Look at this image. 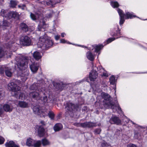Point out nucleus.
I'll use <instances>...</instances> for the list:
<instances>
[{"mask_svg":"<svg viewBox=\"0 0 147 147\" xmlns=\"http://www.w3.org/2000/svg\"><path fill=\"white\" fill-rule=\"evenodd\" d=\"M38 83L34 84L30 86V89L32 90H35L36 91L30 92V97L36 100L40 99L45 104L51 102L52 100V96L49 94L46 95L45 92L40 89V88L38 87Z\"/></svg>","mask_w":147,"mask_h":147,"instance_id":"obj_1","label":"nucleus"},{"mask_svg":"<svg viewBox=\"0 0 147 147\" xmlns=\"http://www.w3.org/2000/svg\"><path fill=\"white\" fill-rule=\"evenodd\" d=\"M16 65L20 70H24L27 68L30 60L28 57L22 56H18L16 58Z\"/></svg>","mask_w":147,"mask_h":147,"instance_id":"obj_2","label":"nucleus"},{"mask_svg":"<svg viewBox=\"0 0 147 147\" xmlns=\"http://www.w3.org/2000/svg\"><path fill=\"white\" fill-rule=\"evenodd\" d=\"M14 44L15 41L13 40L6 44L7 49L8 50L9 49L10 50L9 51L10 52L9 53L7 51L3 52L2 51L0 48V58H1L3 56H4L7 58L10 57L12 54L11 52L14 51L15 50Z\"/></svg>","mask_w":147,"mask_h":147,"instance_id":"obj_3","label":"nucleus"},{"mask_svg":"<svg viewBox=\"0 0 147 147\" xmlns=\"http://www.w3.org/2000/svg\"><path fill=\"white\" fill-rule=\"evenodd\" d=\"M102 97L105 101V106L110 108H114V105L112 103V98L110 96L107 94L103 93L101 94Z\"/></svg>","mask_w":147,"mask_h":147,"instance_id":"obj_4","label":"nucleus"},{"mask_svg":"<svg viewBox=\"0 0 147 147\" xmlns=\"http://www.w3.org/2000/svg\"><path fill=\"white\" fill-rule=\"evenodd\" d=\"M20 42L21 44L26 46H29L32 44L31 38L27 36H24L21 37Z\"/></svg>","mask_w":147,"mask_h":147,"instance_id":"obj_5","label":"nucleus"},{"mask_svg":"<svg viewBox=\"0 0 147 147\" xmlns=\"http://www.w3.org/2000/svg\"><path fill=\"white\" fill-rule=\"evenodd\" d=\"M78 107L77 105H75L70 102H68L65 105V109L67 112H69L75 110Z\"/></svg>","mask_w":147,"mask_h":147,"instance_id":"obj_6","label":"nucleus"},{"mask_svg":"<svg viewBox=\"0 0 147 147\" xmlns=\"http://www.w3.org/2000/svg\"><path fill=\"white\" fill-rule=\"evenodd\" d=\"M8 89L14 92L13 95H16L17 92L20 89V87L17 86L16 84L13 82H11L8 84L7 85Z\"/></svg>","mask_w":147,"mask_h":147,"instance_id":"obj_7","label":"nucleus"},{"mask_svg":"<svg viewBox=\"0 0 147 147\" xmlns=\"http://www.w3.org/2000/svg\"><path fill=\"white\" fill-rule=\"evenodd\" d=\"M11 70L10 68L6 67L5 65H0V74H3L5 71L6 76L8 77H11L12 75Z\"/></svg>","mask_w":147,"mask_h":147,"instance_id":"obj_8","label":"nucleus"},{"mask_svg":"<svg viewBox=\"0 0 147 147\" xmlns=\"http://www.w3.org/2000/svg\"><path fill=\"white\" fill-rule=\"evenodd\" d=\"M96 125V123L91 122H86L83 123H81L79 125V126L84 128H91L95 127Z\"/></svg>","mask_w":147,"mask_h":147,"instance_id":"obj_9","label":"nucleus"},{"mask_svg":"<svg viewBox=\"0 0 147 147\" xmlns=\"http://www.w3.org/2000/svg\"><path fill=\"white\" fill-rule=\"evenodd\" d=\"M110 123L112 124L120 125L121 124V120L119 117L116 116L112 117L110 120Z\"/></svg>","mask_w":147,"mask_h":147,"instance_id":"obj_10","label":"nucleus"},{"mask_svg":"<svg viewBox=\"0 0 147 147\" xmlns=\"http://www.w3.org/2000/svg\"><path fill=\"white\" fill-rule=\"evenodd\" d=\"M98 76V73L95 69L94 71L93 70L90 73L89 75V78L91 81H94Z\"/></svg>","mask_w":147,"mask_h":147,"instance_id":"obj_11","label":"nucleus"},{"mask_svg":"<svg viewBox=\"0 0 147 147\" xmlns=\"http://www.w3.org/2000/svg\"><path fill=\"white\" fill-rule=\"evenodd\" d=\"M39 67V64L38 63H33L30 65V68L33 73H36L38 70Z\"/></svg>","mask_w":147,"mask_h":147,"instance_id":"obj_12","label":"nucleus"},{"mask_svg":"<svg viewBox=\"0 0 147 147\" xmlns=\"http://www.w3.org/2000/svg\"><path fill=\"white\" fill-rule=\"evenodd\" d=\"M117 11L120 17L119 24L120 25H121L124 22L125 20H124V17L125 14L123 13V11L119 9H117Z\"/></svg>","mask_w":147,"mask_h":147,"instance_id":"obj_13","label":"nucleus"},{"mask_svg":"<svg viewBox=\"0 0 147 147\" xmlns=\"http://www.w3.org/2000/svg\"><path fill=\"white\" fill-rule=\"evenodd\" d=\"M17 106L21 108H28L29 107L28 103L24 101H19L18 102Z\"/></svg>","mask_w":147,"mask_h":147,"instance_id":"obj_14","label":"nucleus"},{"mask_svg":"<svg viewBox=\"0 0 147 147\" xmlns=\"http://www.w3.org/2000/svg\"><path fill=\"white\" fill-rule=\"evenodd\" d=\"M46 40L43 37H41L40 38L39 41L37 44L39 47L43 48V47H44L45 42L46 41Z\"/></svg>","mask_w":147,"mask_h":147,"instance_id":"obj_15","label":"nucleus"},{"mask_svg":"<svg viewBox=\"0 0 147 147\" xmlns=\"http://www.w3.org/2000/svg\"><path fill=\"white\" fill-rule=\"evenodd\" d=\"M8 16V19L13 18L14 19H17L19 17L18 13L15 11H11L9 12Z\"/></svg>","mask_w":147,"mask_h":147,"instance_id":"obj_16","label":"nucleus"},{"mask_svg":"<svg viewBox=\"0 0 147 147\" xmlns=\"http://www.w3.org/2000/svg\"><path fill=\"white\" fill-rule=\"evenodd\" d=\"M42 54L41 53L38 51L34 52L33 54V56L34 58L36 60L38 61L41 59Z\"/></svg>","mask_w":147,"mask_h":147,"instance_id":"obj_17","label":"nucleus"},{"mask_svg":"<svg viewBox=\"0 0 147 147\" xmlns=\"http://www.w3.org/2000/svg\"><path fill=\"white\" fill-rule=\"evenodd\" d=\"M5 19L4 18L3 21L0 24L1 27L3 29L5 28L6 27L9 26L10 25L9 23L5 20Z\"/></svg>","mask_w":147,"mask_h":147,"instance_id":"obj_18","label":"nucleus"},{"mask_svg":"<svg viewBox=\"0 0 147 147\" xmlns=\"http://www.w3.org/2000/svg\"><path fill=\"white\" fill-rule=\"evenodd\" d=\"M9 13L7 10L2 9L1 12V14L4 18H6V19L8 20V16L9 15Z\"/></svg>","mask_w":147,"mask_h":147,"instance_id":"obj_19","label":"nucleus"},{"mask_svg":"<svg viewBox=\"0 0 147 147\" xmlns=\"http://www.w3.org/2000/svg\"><path fill=\"white\" fill-rule=\"evenodd\" d=\"M6 147H19L17 145L15 144L13 141H10L5 144Z\"/></svg>","mask_w":147,"mask_h":147,"instance_id":"obj_20","label":"nucleus"},{"mask_svg":"<svg viewBox=\"0 0 147 147\" xmlns=\"http://www.w3.org/2000/svg\"><path fill=\"white\" fill-rule=\"evenodd\" d=\"M45 129L42 126L39 127L38 129V135L40 137L43 136L44 134Z\"/></svg>","mask_w":147,"mask_h":147,"instance_id":"obj_21","label":"nucleus"},{"mask_svg":"<svg viewBox=\"0 0 147 147\" xmlns=\"http://www.w3.org/2000/svg\"><path fill=\"white\" fill-rule=\"evenodd\" d=\"M4 110L6 112H10L12 110V107L8 104L4 105L3 106Z\"/></svg>","mask_w":147,"mask_h":147,"instance_id":"obj_22","label":"nucleus"},{"mask_svg":"<svg viewBox=\"0 0 147 147\" xmlns=\"http://www.w3.org/2000/svg\"><path fill=\"white\" fill-rule=\"evenodd\" d=\"M125 18L126 19H131L133 18L136 17V16L134 15V14L132 12H126L125 14Z\"/></svg>","mask_w":147,"mask_h":147,"instance_id":"obj_23","label":"nucleus"},{"mask_svg":"<svg viewBox=\"0 0 147 147\" xmlns=\"http://www.w3.org/2000/svg\"><path fill=\"white\" fill-rule=\"evenodd\" d=\"M63 128L61 124L59 123L56 124L54 126L53 128L55 131H58L61 129Z\"/></svg>","mask_w":147,"mask_h":147,"instance_id":"obj_24","label":"nucleus"},{"mask_svg":"<svg viewBox=\"0 0 147 147\" xmlns=\"http://www.w3.org/2000/svg\"><path fill=\"white\" fill-rule=\"evenodd\" d=\"M34 140L30 138H28L26 142V145L29 146H33Z\"/></svg>","mask_w":147,"mask_h":147,"instance_id":"obj_25","label":"nucleus"},{"mask_svg":"<svg viewBox=\"0 0 147 147\" xmlns=\"http://www.w3.org/2000/svg\"><path fill=\"white\" fill-rule=\"evenodd\" d=\"M44 47L48 48L51 47L53 44L52 41L51 40H46L45 42Z\"/></svg>","mask_w":147,"mask_h":147,"instance_id":"obj_26","label":"nucleus"},{"mask_svg":"<svg viewBox=\"0 0 147 147\" xmlns=\"http://www.w3.org/2000/svg\"><path fill=\"white\" fill-rule=\"evenodd\" d=\"M33 111L35 114L37 115H41V109H40L39 108L36 106L34 107L33 108Z\"/></svg>","mask_w":147,"mask_h":147,"instance_id":"obj_27","label":"nucleus"},{"mask_svg":"<svg viewBox=\"0 0 147 147\" xmlns=\"http://www.w3.org/2000/svg\"><path fill=\"white\" fill-rule=\"evenodd\" d=\"M86 57L89 60L92 61L94 59V56L90 52H88L86 53Z\"/></svg>","mask_w":147,"mask_h":147,"instance_id":"obj_28","label":"nucleus"},{"mask_svg":"<svg viewBox=\"0 0 147 147\" xmlns=\"http://www.w3.org/2000/svg\"><path fill=\"white\" fill-rule=\"evenodd\" d=\"M16 93L17 94L16 95H13L14 96H15L16 97H17V96H18V95H19V98L20 99H25L26 98V97L25 96V95H24V94L22 93H20L19 92H17Z\"/></svg>","mask_w":147,"mask_h":147,"instance_id":"obj_29","label":"nucleus"},{"mask_svg":"<svg viewBox=\"0 0 147 147\" xmlns=\"http://www.w3.org/2000/svg\"><path fill=\"white\" fill-rule=\"evenodd\" d=\"M20 27L22 30L25 32L28 30V26L25 23H21L20 25Z\"/></svg>","mask_w":147,"mask_h":147,"instance_id":"obj_30","label":"nucleus"},{"mask_svg":"<svg viewBox=\"0 0 147 147\" xmlns=\"http://www.w3.org/2000/svg\"><path fill=\"white\" fill-rule=\"evenodd\" d=\"M40 113L41 114L39 115L41 117H45L47 116L48 115V113L47 111V110L45 109H41V110Z\"/></svg>","mask_w":147,"mask_h":147,"instance_id":"obj_31","label":"nucleus"},{"mask_svg":"<svg viewBox=\"0 0 147 147\" xmlns=\"http://www.w3.org/2000/svg\"><path fill=\"white\" fill-rule=\"evenodd\" d=\"M41 144V142L40 140H34L33 146L34 147H40Z\"/></svg>","mask_w":147,"mask_h":147,"instance_id":"obj_32","label":"nucleus"},{"mask_svg":"<svg viewBox=\"0 0 147 147\" xmlns=\"http://www.w3.org/2000/svg\"><path fill=\"white\" fill-rule=\"evenodd\" d=\"M93 47L95 49V51L97 52H98L103 47L102 45H96Z\"/></svg>","mask_w":147,"mask_h":147,"instance_id":"obj_33","label":"nucleus"},{"mask_svg":"<svg viewBox=\"0 0 147 147\" xmlns=\"http://www.w3.org/2000/svg\"><path fill=\"white\" fill-rule=\"evenodd\" d=\"M24 74L22 73L21 75V76L22 77H24V79L25 80H26L27 79V76L28 75V71L27 70H26L24 72Z\"/></svg>","mask_w":147,"mask_h":147,"instance_id":"obj_34","label":"nucleus"},{"mask_svg":"<svg viewBox=\"0 0 147 147\" xmlns=\"http://www.w3.org/2000/svg\"><path fill=\"white\" fill-rule=\"evenodd\" d=\"M116 28H115V29L116 31L117 32V33H115L113 34H111V35L112 36H116L118 35L119 34H120V30L119 29L118 25H116Z\"/></svg>","mask_w":147,"mask_h":147,"instance_id":"obj_35","label":"nucleus"},{"mask_svg":"<svg viewBox=\"0 0 147 147\" xmlns=\"http://www.w3.org/2000/svg\"><path fill=\"white\" fill-rule=\"evenodd\" d=\"M111 5L113 8L117 7L119 6V4L117 2L112 1L111 2Z\"/></svg>","mask_w":147,"mask_h":147,"instance_id":"obj_36","label":"nucleus"},{"mask_svg":"<svg viewBox=\"0 0 147 147\" xmlns=\"http://www.w3.org/2000/svg\"><path fill=\"white\" fill-rule=\"evenodd\" d=\"M109 81L111 84H115L116 82L115 77L113 76H112L109 79Z\"/></svg>","mask_w":147,"mask_h":147,"instance_id":"obj_37","label":"nucleus"},{"mask_svg":"<svg viewBox=\"0 0 147 147\" xmlns=\"http://www.w3.org/2000/svg\"><path fill=\"white\" fill-rule=\"evenodd\" d=\"M48 115L51 120H53L55 117V114L51 111H49L48 113Z\"/></svg>","mask_w":147,"mask_h":147,"instance_id":"obj_38","label":"nucleus"},{"mask_svg":"<svg viewBox=\"0 0 147 147\" xmlns=\"http://www.w3.org/2000/svg\"><path fill=\"white\" fill-rule=\"evenodd\" d=\"M41 142L43 146L48 145L49 144V141L45 138L42 139Z\"/></svg>","mask_w":147,"mask_h":147,"instance_id":"obj_39","label":"nucleus"},{"mask_svg":"<svg viewBox=\"0 0 147 147\" xmlns=\"http://www.w3.org/2000/svg\"><path fill=\"white\" fill-rule=\"evenodd\" d=\"M45 23L44 22H40V24L38 25V31H41L42 28H44V26L45 25Z\"/></svg>","mask_w":147,"mask_h":147,"instance_id":"obj_40","label":"nucleus"},{"mask_svg":"<svg viewBox=\"0 0 147 147\" xmlns=\"http://www.w3.org/2000/svg\"><path fill=\"white\" fill-rule=\"evenodd\" d=\"M47 5H53V0H45L43 2Z\"/></svg>","mask_w":147,"mask_h":147,"instance_id":"obj_41","label":"nucleus"},{"mask_svg":"<svg viewBox=\"0 0 147 147\" xmlns=\"http://www.w3.org/2000/svg\"><path fill=\"white\" fill-rule=\"evenodd\" d=\"M17 2L15 1H11L10 6L12 7H15L17 5Z\"/></svg>","mask_w":147,"mask_h":147,"instance_id":"obj_42","label":"nucleus"},{"mask_svg":"<svg viewBox=\"0 0 147 147\" xmlns=\"http://www.w3.org/2000/svg\"><path fill=\"white\" fill-rule=\"evenodd\" d=\"M30 17L33 20H36L37 18V16L35 15L34 14L32 13H30Z\"/></svg>","mask_w":147,"mask_h":147,"instance_id":"obj_43","label":"nucleus"},{"mask_svg":"<svg viewBox=\"0 0 147 147\" xmlns=\"http://www.w3.org/2000/svg\"><path fill=\"white\" fill-rule=\"evenodd\" d=\"M97 71L99 72V73H101L105 71V69L103 68L101 66H99L97 67Z\"/></svg>","mask_w":147,"mask_h":147,"instance_id":"obj_44","label":"nucleus"},{"mask_svg":"<svg viewBox=\"0 0 147 147\" xmlns=\"http://www.w3.org/2000/svg\"><path fill=\"white\" fill-rule=\"evenodd\" d=\"M101 131V129L100 128L95 129L94 131V132L95 134H99Z\"/></svg>","mask_w":147,"mask_h":147,"instance_id":"obj_45","label":"nucleus"},{"mask_svg":"<svg viewBox=\"0 0 147 147\" xmlns=\"http://www.w3.org/2000/svg\"><path fill=\"white\" fill-rule=\"evenodd\" d=\"M101 147H108L109 146V144L105 142H103L101 144Z\"/></svg>","mask_w":147,"mask_h":147,"instance_id":"obj_46","label":"nucleus"},{"mask_svg":"<svg viewBox=\"0 0 147 147\" xmlns=\"http://www.w3.org/2000/svg\"><path fill=\"white\" fill-rule=\"evenodd\" d=\"M5 140V139L1 136H0V144H3L4 141Z\"/></svg>","mask_w":147,"mask_h":147,"instance_id":"obj_47","label":"nucleus"},{"mask_svg":"<svg viewBox=\"0 0 147 147\" xmlns=\"http://www.w3.org/2000/svg\"><path fill=\"white\" fill-rule=\"evenodd\" d=\"M60 42L61 43H67L69 44H71V43L67 41L64 39H61L60 40Z\"/></svg>","mask_w":147,"mask_h":147,"instance_id":"obj_48","label":"nucleus"},{"mask_svg":"<svg viewBox=\"0 0 147 147\" xmlns=\"http://www.w3.org/2000/svg\"><path fill=\"white\" fill-rule=\"evenodd\" d=\"M117 107V108L118 110H119L120 111H122L121 109V107H120L119 106V104H117V107H116V106H115L114 105V108L113 109H113V111L114 112H115L116 111V110H115V111H114V107Z\"/></svg>","mask_w":147,"mask_h":147,"instance_id":"obj_49","label":"nucleus"},{"mask_svg":"<svg viewBox=\"0 0 147 147\" xmlns=\"http://www.w3.org/2000/svg\"><path fill=\"white\" fill-rule=\"evenodd\" d=\"M115 39V38H109L107 40V43L108 44L112 41L114 40Z\"/></svg>","mask_w":147,"mask_h":147,"instance_id":"obj_50","label":"nucleus"},{"mask_svg":"<svg viewBox=\"0 0 147 147\" xmlns=\"http://www.w3.org/2000/svg\"><path fill=\"white\" fill-rule=\"evenodd\" d=\"M101 73H102V74L101 75L102 76H105V77H107L108 76V75L107 73H106V72L105 70L104 71H103Z\"/></svg>","mask_w":147,"mask_h":147,"instance_id":"obj_51","label":"nucleus"},{"mask_svg":"<svg viewBox=\"0 0 147 147\" xmlns=\"http://www.w3.org/2000/svg\"><path fill=\"white\" fill-rule=\"evenodd\" d=\"M9 36H10V34H4L3 35V37L5 40H7V39H8L7 37H9Z\"/></svg>","mask_w":147,"mask_h":147,"instance_id":"obj_52","label":"nucleus"},{"mask_svg":"<svg viewBox=\"0 0 147 147\" xmlns=\"http://www.w3.org/2000/svg\"><path fill=\"white\" fill-rule=\"evenodd\" d=\"M127 147H137L136 145L132 144H129L127 146Z\"/></svg>","mask_w":147,"mask_h":147,"instance_id":"obj_53","label":"nucleus"},{"mask_svg":"<svg viewBox=\"0 0 147 147\" xmlns=\"http://www.w3.org/2000/svg\"><path fill=\"white\" fill-rule=\"evenodd\" d=\"M18 7L19 8H21L22 9H24L25 7V5L24 4H23L22 5H19Z\"/></svg>","mask_w":147,"mask_h":147,"instance_id":"obj_54","label":"nucleus"},{"mask_svg":"<svg viewBox=\"0 0 147 147\" xmlns=\"http://www.w3.org/2000/svg\"><path fill=\"white\" fill-rule=\"evenodd\" d=\"M3 113V111L1 107H0V117L1 116V115Z\"/></svg>","mask_w":147,"mask_h":147,"instance_id":"obj_55","label":"nucleus"},{"mask_svg":"<svg viewBox=\"0 0 147 147\" xmlns=\"http://www.w3.org/2000/svg\"><path fill=\"white\" fill-rule=\"evenodd\" d=\"M52 16V14L51 13L47 14L46 15L47 17L48 18H49L51 17Z\"/></svg>","mask_w":147,"mask_h":147,"instance_id":"obj_56","label":"nucleus"},{"mask_svg":"<svg viewBox=\"0 0 147 147\" xmlns=\"http://www.w3.org/2000/svg\"><path fill=\"white\" fill-rule=\"evenodd\" d=\"M41 12V11H37L35 12V13L36 15H38V16L39 15H40V13Z\"/></svg>","mask_w":147,"mask_h":147,"instance_id":"obj_57","label":"nucleus"},{"mask_svg":"<svg viewBox=\"0 0 147 147\" xmlns=\"http://www.w3.org/2000/svg\"><path fill=\"white\" fill-rule=\"evenodd\" d=\"M60 38L59 35H56L55 36V38L56 40H58Z\"/></svg>","mask_w":147,"mask_h":147,"instance_id":"obj_58","label":"nucleus"},{"mask_svg":"<svg viewBox=\"0 0 147 147\" xmlns=\"http://www.w3.org/2000/svg\"><path fill=\"white\" fill-rule=\"evenodd\" d=\"M65 35V33H62L61 34V36L62 37H64Z\"/></svg>","mask_w":147,"mask_h":147,"instance_id":"obj_59","label":"nucleus"},{"mask_svg":"<svg viewBox=\"0 0 147 147\" xmlns=\"http://www.w3.org/2000/svg\"><path fill=\"white\" fill-rule=\"evenodd\" d=\"M40 123L43 125H45V121H41Z\"/></svg>","mask_w":147,"mask_h":147,"instance_id":"obj_60","label":"nucleus"},{"mask_svg":"<svg viewBox=\"0 0 147 147\" xmlns=\"http://www.w3.org/2000/svg\"><path fill=\"white\" fill-rule=\"evenodd\" d=\"M131 122L134 124H135V123L132 121H131Z\"/></svg>","mask_w":147,"mask_h":147,"instance_id":"obj_61","label":"nucleus"},{"mask_svg":"<svg viewBox=\"0 0 147 147\" xmlns=\"http://www.w3.org/2000/svg\"><path fill=\"white\" fill-rule=\"evenodd\" d=\"M1 93H0V97H1L2 96L1 95Z\"/></svg>","mask_w":147,"mask_h":147,"instance_id":"obj_62","label":"nucleus"},{"mask_svg":"<svg viewBox=\"0 0 147 147\" xmlns=\"http://www.w3.org/2000/svg\"><path fill=\"white\" fill-rule=\"evenodd\" d=\"M100 124H98V126H100Z\"/></svg>","mask_w":147,"mask_h":147,"instance_id":"obj_63","label":"nucleus"},{"mask_svg":"<svg viewBox=\"0 0 147 147\" xmlns=\"http://www.w3.org/2000/svg\"><path fill=\"white\" fill-rule=\"evenodd\" d=\"M129 122V120H127V123H128Z\"/></svg>","mask_w":147,"mask_h":147,"instance_id":"obj_64","label":"nucleus"}]
</instances>
